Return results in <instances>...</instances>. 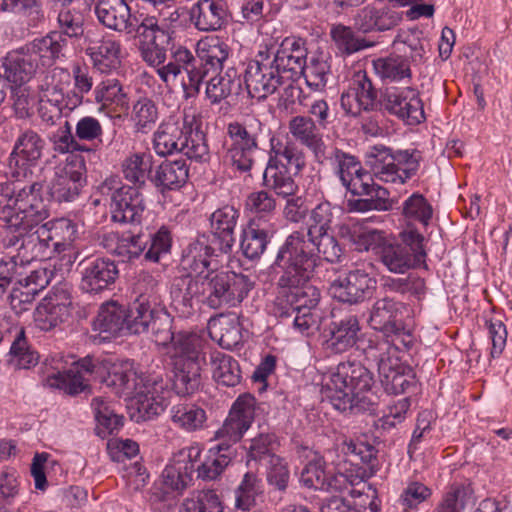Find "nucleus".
Returning a JSON list of instances; mask_svg holds the SVG:
<instances>
[{"label": "nucleus", "instance_id": "nucleus-27", "mask_svg": "<svg viewBox=\"0 0 512 512\" xmlns=\"http://www.w3.org/2000/svg\"><path fill=\"white\" fill-rule=\"evenodd\" d=\"M360 330L358 318L354 315L333 321L323 332L322 346L331 354L344 353L357 343Z\"/></svg>", "mask_w": 512, "mask_h": 512}, {"label": "nucleus", "instance_id": "nucleus-54", "mask_svg": "<svg viewBox=\"0 0 512 512\" xmlns=\"http://www.w3.org/2000/svg\"><path fill=\"white\" fill-rule=\"evenodd\" d=\"M232 459L230 449L218 444L211 447L203 462L197 467L198 477L203 480H215L229 465Z\"/></svg>", "mask_w": 512, "mask_h": 512}, {"label": "nucleus", "instance_id": "nucleus-59", "mask_svg": "<svg viewBox=\"0 0 512 512\" xmlns=\"http://www.w3.org/2000/svg\"><path fill=\"white\" fill-rule=\"evenodd\" d=\"M94 98L103 107L115 106L127 109L129 105L128 94L117 79H106L97 84L94 89Z\"/></svg>", "mask_w": 512, "mask_h": 512}, {"label": "nucleus", "instance_id": "nucleus-3", "mask_svg": "<svg viewBox=\"0 0 512 512\" xmlns=\"http://www.w3.org/2000/svg\"><path fill=\"white\" fill-rule=\"evenodd\" d=\"M49 216L42 194V185L34 182L24 187L0 183V219L12 235L9 246L23 242Z\"/></svg>", "mask_w": 512, "mask_h": 512}, {"label": "nucleus", "instance_id": "nucleus-38", "mask_svg": "<svg viewBox=\"0 0 512 512\" xmlns=\"http://www.w3.org/2000/svg\"><path fill=\"white\" fill-rule=\"evenodd\" d=\"M33 56L38 67L51 66L64 56L67 40L56 31L48 33L44 37L36 38L25 44Z\"/></svg>", "mask_w": 512, "mask_h": 512}, {"label": "nucleus", "instance_id": "nucleus-11", "mask_svg": "<svg viewBox=\"0 0 512 512\" xmlns=\"http://www.w3.org/2000/svg\"><path fill=\"white\" fill-rule=\"evenodd\" d=\"M199 125H202L201 113L193 106L184 107L182 111L164 118L153 133L155 153L165 157L179 152L185 135Z\"/></svg>", "mask_w": 512, "mask_h": 512}, {"label": "nucleus", "instance_id": "nucleus-53", "mask_svg": "<svg viewBox=\"0 0 512 512\" xmlns=\"http://www.w3.org/2000/svg\"><path fill=\"white\" fill-rule=\"evenodd\" d=\"M71 80V73L67 69L55 67L41 80L39 94L54 98V102L64 101L65 97L69 95Z\"/></svg>", "mask_w": 512, "mask_h": 512}, {"label": "nucleus", "instance_id": "nucleus-43", "mask_svg": "<svg viewBox=\"0 0 512 512\" xmlns=\"http://www.w3.org/2000/svg\"><path fill=\"white\" fill-rule=\"evenodd\" d=\"M400 17L387 7L366 6L355 17V24L364 33L386 31L398 24Z\"/></svg>", "mask_w": 512, "mask_h": 512}, {"label": "nucleus", "instance_id": "nucleus-9", "mask_svg": "<svg viewBox=\"0 0 512 512\" xmlns=\"http://www.w3.org/2000/svg\"><path fill=\"white\" fill-rule=\"evenodd\" d=\"M367 164L380 181L404 184L413 177L420 166L417 151H398L395 154L384 146H374L367 153Z\"/></svg>", "mask_w": 512, "mask_h": 512}, {"label": "nucleus", "instance_id": "nucleus-58", "mask_svg": "<svg viewBox=\"0 0 512 512\" xmlns=\"http://www.w3.org/2000/svg\"><path fill=\"white\" fill-rule=\"evenodd\" d=\"M189 176V169L183 160L166 161L156 170L155 183L163 189H178Z\"/></svg>", "mask_w": 512, "mask_h": 512}, {"label": "nucleus", "instance_id": "nucleus-20", "mask_svg": "<svg viewBox=\"0 0 512 512\" xmlns=\"http://www.w3.org/2000/svg\"><path fill=\"white\" fill-rule=\"evenodd\" d=\"M376 286V278L366 268H356L335 279L329 293L339 302L356 304L370 298Z\"/></svg>", "mask_w": 512, "mask_h": 512}, {"label": "nucleus", "instance_id": "nucleus-37", "mask_svg": "<svg viewBox=\"0 0 512 512\" xmlns=\"http://www.w3.org/2000/svg\"><path fill=\"white\" fill-rule=\"evenodd\" d=\"M404 309L405 305L393 298L378 299L370 310L368 323L380 335L388 330H397V324L401 322L400 317Z\"/></svg>", "mask_w": 512, "mask_h": 512}, {"label": "nucleus", "instance_id": "nucleus-15", "mask_svg": "<svg viewBox=\"0 0 512 512\" xmlns=\"http://www.w3.org/2000/svg\"><path fill=\"white\" fill-rule=\"evenodd\" d=\"M86 164L81 155H67L66 159L55 167L54 177L50 181V194L59 202L73 201L86 183Z\"/></svg>", "mask_w": 512, "mask_h": 512}, {"label": "nucleus", "instance_id": "nucleus-51", "mask_svg": "<svg viewBox=\"0 0 512 512\" xmlns=\"http://www.w3.org/2000/svg\"><path fill=\"white\" fill-rule=\"evenodd\" d=\"M473 493L470 482H455L448 487L433 512H463L473 502Z\"/></svg>", "mask_w": 512, "mask_h": 512}, {"label": "nucleus", "instance_id": "nucleus-12", "mask_svg": "<svg viewBox=\"0 0 512 512\" xmlns=\"http://www.w3.org/2000/svg\"><path fill=\"white\" fill-rule=\"evenodd\" d=\"M394 348L387 343H380L375 348H363L367 361L375 362L378 366L380 382L389 394L404 393L415 383V377L410 367L404 365L399 357H394Z\"/></svg>", "mask_w": 512, "mask_h": 512}, {"label": "nucleus", "instance_id": "nucleus-49", "mask_svg": "<svg viewBox=\"0 0 512 512\" xmlns=\"http://www.w3.org/2000/svg\"><path fill=\"white\" fill-rule=\"evenodd\" d=\"M213 379L223 386L234 387L241 381V370L236 359L220 351L210 355Z\"/></svg>", "mask_w": 512, "mask_h": 512}, {"label": "nucleus", "instance_id": "nucleus-64", "mask_svg": "<svg viewBox=\"0 0 512 512\" xmlns=\"http://www.w3.org/2000/svg\"><path fill=\"white\" fill-rule=\"evenodd\" d=\"M131 119L137 132L147 133L159 119L157 104L148 97L139 98L132 107Z\"/></svg>", "mask_w": 512, "mask_h": 512}, {"label": "nucleus", "instance_id": "nucleus-56", "mask_svg": "<svg viewBox=\"0 0 512 512\" xmlns=\"http://www.w3.org/2000/svg\"><path fill=\"white\" fill-rule=\"evenodd\" d=\"M268 233L269 230L256 220L249 221L241 239V249L248 259H256L264 253L269 242Z\"/></svg>", "mask_w": 512, "mask_h": 512}, {"label": "nucleus", "instance_id": "nucleus-50", "mask_svg": "<svg viewBox=\"0 0 512 512\" xmlns=\"http://www.w3.org/2000/svg\"><path fill=\"white\" fill-rule=\"evenodd\" d=\"M330 57L323 52H316L305 61V68L301 75L304 76L306 84L314 91H322L328 82L331 74Z\"/></svg>", "mask_w": 512, "mask_h": 512}, {"label": "nucleus", "instance_id": "nucleus-45", "mask_svg": "<svg viewBox=\"0 0 512 512\" xmlns=\"http://www.w3.org/2000/svg\"><path fill=\"white\" fill-rule=\"evenodd\" d=\"M269 165L286 168L298 173L305 164L304 155L293 144L283 141L280 137L270 138Z\"/></svg>", "mask_w": 512, "mask_h": 512}, {"label": "nucleus", "instance_id": "nucleus-52", "mask_svg": "<svg viewBox=\"0 0 512 512\" xmlns=\"http://www.w3.org/2000/svg\"><path fill=\"white\" fill-rule=\"evenodd\" d=\"M263 182L269 190L283 198L294 196L298 191L292 171L276 165L267 164L263 173Z\"/></svg>", "mask_w": 512, "mask_h": 512}, {"label": "nucleus", "instance_id": "nucleus-62", "mask_svg": "<svg viewBox=\"0 0 512 512\" xmlns=\"http://www.w3.org/2000/svg\"><path fill=\"white\" fill-rule=\"evenodd\" d=\"M223 506L215 490H197L183 500L179 512H222Z\"/></svg>", "mask_w": 512, "mask_h": 512}, {"label": "nucleus", "instance_id": "nucleus-31", "mask_svg": "<svg viewBox=\"0 0 512 512\" xmlns=\"http://www.w3.org/2000/svg\"><path fill=\"white\" fill-rule=\"evenodd\" d=\"M181 266L188 273L185 276L198 278L208 271L217 270V261L214 259V249L207 240L198 238L188 245L182 259Z\"/></svg>", "mask_w": 512, "mask_h": 512}, {"label": "nucleus", "instance_id": "nucleus-16", "mask_svg": "<svg viewBox=\"0 0 512 512\" xmlns=\"http://www.w3.org/2000/svg\"><path fill=\"white\" fill-rule=\"evenodd\" d=\"M403 53H390L373 59L374 73L385 83L410 80L412 77L410 63L421 61L425 49L419 42H416L415 44L404 45Z\"/></svg>", "mask_w": 512, "mask_h": 512}, {"label": "nucleus", "instance_id": "nucleus-30", "mask_svg": "<svg viewBox=\"0 0 512 512\" xmlns=\"http://www.w3.org/2000/svg\"><path fill=\"white\" fill-rule=\"evenodd\" d=\"M225 0H198L191 8V20L200 31H217L228 21Z\"/></svg>", "mask_w": 512, "mask_h": 512}, {"label": "nucleus", "instance_id": "nucleus-34", "mask_svg": "<svg viewBox=\"0 0 512 512\" xmlns=\"http://www.w3.org/2000/svg\"><path fill=\"white\" fill-rule=\"evenodd\" d=\"M238 217V210L230 205L217 209L210 217V226L214 242L218 245L221 252H230L235 243L234 229Z\"/></svg>", "mask_w": 512, "mask_h": 512}, {"label": "nucleus", "instance_id": "nucleus-19", "mask_svg": "<svg viewBox=\"0 0 512 512\" xmlns=\"http://www.w3.org/2000/svg\"><path fill=\"white\" fill-rule=\"evenodd\" d=\"M51 372H48L45 383L51 388H57L68 394L75 395L83 392L87 387L85 374L95 372L96 365L90 358H84L79 362L73 361L66 369L61 357H53L50 362Z\"/></svg>", "mask_w": 512, "mask_h": 512}, {"label": "nucleus", "instance_id": "nucleus-61", "mask_svg": "<svg viewBox=\"0 0 512 512\" xmlns=\"http://www.w3.org/2000/svg\"><path fill=\"white\" fill-rule=\"evenodd\" d=\"M124 178L133 184H144L152 168V155L146 152L129 154L121 165Z\"/></svg>", "mask_w": 512, "mask_h": 512}, {"label": "nucleus", "instance_id": "nucleus-21", "mask_svg": "<svg viewBox=\"0 0 512 512\" xmlns=\"http://www.w3.org/2000/svg\"><path fill=\"white\" fill-rule=\"evenodd\" d=\"M383 106L406 125L415 126L426 119L420 93L412 87L387 89L383 95Z\"/></svg>", "mask_w": 512, "mask_h": 512}, {"label": "nucleus", "instance_id": "nucleus-36", "mask_svg": "<svg viewBox=\"0 0 512 512\" xmlns=\"http://www.w3.org/2000/svg\"><path fill=\"white\" fill-rule=\"evenodd\" d=\"M288 132L291 138L301 146L311 150L316 155L323 152L324 140L322 129L313 118L305 115H296L288 121Z\"/></svg>", "mask_w": 512, "mask_h": 512}, {"label": "nucleus", "instance_id": "nucleus-63", "mask_svg": "<svg viewBox=\"0 0 512 512\" xmlns=\"http://www.w3.org/2000/svg\"><path fill=\"white\" fill-rule=\"evenodd\" d=\"M277 209L276 199L266 190L252 192L245 201V210L251 215L250 220L269 221Z\"/></svg>", "mask_w": 512, "mask_h": 512}, {"label": "nucleus", "instance_id": "nucleus-18", "mask_svg": "<svg viewBox=\"0 0 512 512\" xmlns=\"http://www.w3.org/2000/svg\"><path fill=\"white\" fill-rule=\"evenodd\" d=\"M256 399L251 394L240 395L233 403L222 426L215 432V439L229 449L240 441L255 417Z\"/></svg>", "mask_w": 512, "mask_h": 512}, {"label": "nucleus", "instance_id": "nucleus-25", "mask_svg": "<svg viewBox=\"0 0 512 512\" xmlns=\"http://www.w3.org/2000/svg\"><path fill=\"white\" fill-rule=\"evenodd\" d=\"M85 44V52L96 70L109 74L120 68L123 58L120 41L110 36L93 39L88 34L85 38Z\"/></svg>", "mask_w": 512, "mask_h": 512}, {"label": "nucleus", "instance_id": "nucleus-60", "mask_svg": "<svg viewBox=\"0 0 512 512\" xmlns=\"http://www.w3.org/2000/svg\"><path fill=\"white\" fill-rule=\"evenodd\" d=\"M0 12L24 16L34 27L45 21L42 0H1Z\"/></svg>", "mask_w": 512, "mask_h": 512}, {"label": "nucleus", "instance_id": "nucleus-44", "mask_svg": "<svg viewBox=\"0 0 512 512\" xmlns=\"http://www.w3.org/2000/svg\"><path fill=\"white\" fill-rule=\"evenodd\" d=\"M172 424L184 432H196L204 429L207 422L205 409L194 403H178L169 410Z\"/></svg>", "mask_w": 512, "mask_h": 512}, {"label": "nucleus", "instance_id": "nucleus-24", "mask_svg": "<svg viewBox=\"0 0 512 512\" xmlns=\"http://www.w3.org/2000/svg\"><path fill=\"white\" fill-rule=\"evenodd\" d=\"M45 142L33 130L21 133L9 157V167L16 178H26L31 174V167L35 166L42 156Z\"/></svg>", "mask_w": 512, "mask_h": 512}, {"label": "nucleus", "instance_id": "nucleus-7", "mask_svg": "<svg viewBox=\"0 0 512 512\" xmlns=\"http://www.w3.org/2000/svg\"><path fill=\"white\" fill-rule=\"evenodd\" d=\"M278 287L277 301L279 304L285 303L280 316L296 313L293 321L294 328L306 336L314 333L321 322V313L317 308L320 300L319 290L309 282L283 285L281 277L278 280Z\"/></svg>", "mask_w": 512, "mask_h": 512}, {"label": "nucleus", "instance_id": "nucleus-4", "mask_svg": "<svg viewBox=\"0 0 512 512\" xmlns=\"http://www.w3.org/2000/svg\"><path fill=\"white\" fill-rule=\"evenodd\" d=\"M372 373L360 362L345 361L322 375L321 393L339 411L369 409L377 403Z\"/></svg>", "mask_w": 512, "mask_h": 512}, {"label": "nucleus", "instance_id": "nucleus-57", "mask_svg": "<svg viewBox=\"0 0 512 512\" xmlns=\"http://www.w3.org/2000/svg\"><path fill=\"white\" fill-rule=\"evenodd\" d=\"M402 216L410 225L427 227L433 216L432 205L420 193H413L402 203Z\"/></svg>", "mask_w": 512, "mask_h": 512}, {"label": "nucleus", "instance_id": "nucleus-28", "mask_svg": "<svg viewBox=\"0 0 512 512\" xmlns=\"http://www.w3.org/2000/svg\"><path fill=\"white\" fill-rule=\"evenodd\" d=\"M112 219L119 223H140L145 204L137 188L122 185L112 194Z\"/></svg>", "mask_w": 512, "mask_h": 512}, {"label": "nucleus", "instance_id": "nucleus-26", "mask_svg": "<svg viewBox=\"0 0 512 512\" xmlns=\"http://www.w3.org/2000/svg\"><path fill=\"white\" fill-rule=\"evenodd\" d=\"M376 91L365 71L354 74L349 88L341 95L340 104L347 115L356 117L373 108Z\"/></svg>", "mask_w": 512, "mask_h": 512}, {"label": "nucleus", "instance_id": "nucleus-47", "mask_svg": "<svg viewBox=\"0 0 512 512\" xmlns=\"http://www.w3.org/2000/svg\"><path fill=\"white\" fill-rule=\"evenodd\" d=\"M91 405L97 421V433L102 438L117 432L123 426V416L117 412L115 404L105 397H95Z\"/></svg>", "mask_w": 512, "mask_h": 512}, {"label": "nucleus", "instance_id": "nucleus-29", "mask_svg": "<svg viewBox=\"0 0 512 512\" xmlns=\"http://www.w3.org/2000/svg\"><path fill=\"white\" fill-rule=\"evenodd\" d=\"M2 67L5 79L17 86L31 80L39 69L26 45L8 52L2 60Z\"/></svg>", "mask_w": 512, "mask_h": 512}, {"label": "nucleus", "instance_id": "nucleus-5", "mask_svg": "<svg viewBox=\"0 0 512 512\" xmlns=\"http://www.w3.org/2000/svg\"><path fill=\"white\" fill-rule=\"evenodd\" d=\"M101 382L116 395L130 398L143 420L151 419L165 409L164 400L158 395L163 389V380L159 376L145 375L131 360L111 364Z\"/></svg>", "mask_w": 512, "mask_h": 512}, {"label": "nucleus", "instance_id": "nucleus-8", "mask_svg": "<svg viewBox=\"0 0 512 512\" xmlns=\"http://www.w3.org/2000/svg\"><path fill=\"white\" fill-rule=\"evenodd\" d=\"M74 223L65 218L48 221L29 234L21 243L25 257L31 259L50 258L70 247L76 239Z\"/></svg>", "mask_w": 512, "mask_h": 512}, {"label": "nucleus", "instance_id": "nucleus-39", "mask_svg": "<svg viewBox=\"0 0 512 512\" xmlns=\"http://www.w3.org/2000/svg\"><path fill=\"white\" fill-rule=\"evenodd\" d=\"M195 52L201 66L211 71L223 68L224 62L229 58L230 47L224 39L217 35H208L197 41Z\"/></svg>", "mask_w": 512, "mask_h": 512}, {"label": "nucleus", "instance_id": "nucleus-41", "mask_svg": "<svg viewBox=\"0 0 512 512\" xmlns=\"http://www.w3.org/2000/svg\"><path fill=\"white\" fill-rule=\"evenodd\" d=\"M210 337L224 349H233L242 341V327L236 314L220 315L208 322Z\"/></svg>", "mask_w": 512, "mask_h": 512}, {"label": "nucleus", "instance_id": "nucleus-10", "mask_svg": "<svg viewBox=\"0 0 512 512\" xmlns=\"http://www.w3.org/2000/svg\"><path fill=\"white\" fill-rule=\"evenodd\" d=\"M403 244L387 239L378 257L388 271L404 274L411 268L425 264L424 237L416 229L407 227L400 233Z\"/></svg>", "mask_w": 512, "mask_h": 512}, {"label": "nucleus", "instance_id": "nucleus-6", "mask_svg": "<svg viewBox=\"0 0 512 512\" xmlns=\"http://www.w3.org/2000/svg\"><path fill=\"white\" fill-rule=\"evenodd\" d=\"M156 341L167 345L166 355L173 371V386L177 394H191L201 383V365L205 360L203 340L196 333L169 330L165 336L157 334Z\"/></svg>", "mask_w": 512, "mask_h": 512}, {"label": "nucleus", "instance_id": "nucleus-35", "mask_svg": "<svg viewBox=\"0 0 512 512\" xmlns=\"http://www.w3.org/2000/svg\"><path fill=\"white\" fill-rule=\"evenodd\" d=\"M118 277L116 264L109 259H96L82 273L80 287L87 293H99L112 285Z\"/></svg>", "mask_w": 512, "mask_h": 512}, {"label": "nucleus", "instance_id": "nucleus-32", "mask_svg": "<svg viewBox=\"0 0 512 512\" xmlns=\"http://www.w3.org/2000/svg\"><path fill=\"white\" fill-rule=\"evenodd\" d=\"M335 171L342 185L353 195L365 193L370 173L352 155L337 151L335 154Z\"/></svg>", "mask_w": 512, "mask_h": 512}, {"label": "nucleus", "instance_id": "nucleus-22", "mask_svg": "<svg viewBox=\"0 0 512 512\" xmlns=\"http://www.w3.org/2000/svg\"><path fill=\"white\" fill-rule=\"evenodd\" d=\"M201 452V447L194 444L173 454L161 475L166 491L183 492L191 484Z\"/></svg>", "mask_w": 512, "mask_h": 512}, {"label": "nucleus", "instance_id": "nucleus-46", "mask_svg": "<svg viewBox=\"0 0 512 512\" xmlns=\"http://www.w3.org/2000/svg\"><path fill=\"white\" fill-rule=\"evenodd\" d=\"M126 307L117 302H107L101 305L93 321V330L99 333L116 335L126 331Z\"/></svg>", "mask_w": 512, "mask_h": 512}, {"label": "nucleus", "instance_id": "nucleus-33", "mask_svg": "<svg viewBox=\"0 0 512 512\" xmlns=\"http://www.w3.org/2000/svg\"><path fill=\"white\" fill-rule=\"evenodd\" d=\"M95 14L99 22L109 29L131 33L133 31L130 7L125 0H98Z\"/></svg>", "mask_w": 512, "mask_h": 512}, {"label": "nucleus", "instance_id": "nucleus-40", "mask_svg": "<svg viewBox=\"0 0 512 512\" xmlns=\"http://www.w3.org/2000/svg\"><path fill=\"white\" fill-rule=\"evenodd\" d=\"M341 233L347 237L357 251H373L376 255L386 242L385 232L370 228L363 223L351 222L341 227Z\"/></svg>", "mask_w": 512, "mask_h": 512}, {"label": "nucleus", "instance_id": "nucleus-23", "mask_svg": "<svg viewBox=\"0 0 512 512\" xmlns=\"http://www.w3.org/2000/svg\"><path fill=\"white\" fill-rule=\"evenodd\" d=\"M307 55L306 41L296 36L285 37L275 52L269 50L271 62L287 80H293L301 75Z\"/></svg>", "mask_w": 512, "mask_h": 512}, {"label": "nucleus", "instance_id": "nucleus-55", "mask_svg": "<svg viewBox=\"0 0 512 512\" xmlns=\"http://www.w3.org/2000/svg\"><path fill=\"white\" fill-rule=\"evenodd\" d=\"M330 36L338 53L343 56H349L373 46V43L358 36L351 27L342 24L333 26Z\"/></svg>", "mask_w": 512, "mask_h": 512}, {"label": "nucleus", "instance_id": "nucleus-42", "mask_svg": "<svg viewBox=\"0 0 512 512\" xmlns=\"http://www.w3.org/2000/svg\"><path fill=\"white\" fill-rule=\"evenodd\" d=\"M146 242L140 235L131 233H119L111 231L102 238L103 247L111 254H115L128 261L137 258L144 250Z\"/></svg>", "mask_w": 512, "mask_h": 512}, {"label": "nucleus", "instance_id": "nucleus-17", "mask_svg": "<svg viewBox=\"0 0 512 512\" xmlns=\"http://www.w3.org/2000/svg\"><path fill=\"white\" fill-rule=\"evenodd\" d=\"M77 308L68 289L54 288L36 307L35 326L42 331H50L72 317Z\"/></svg>", "mask_w": 512, "mask_h": 512}, {"label": "nucleus", "instance_id": "nucleus-13", "mask_svg": "<svg viewBox=\"0 0 512 512\" xmlns=\"http://www.w3.org/2000/svg\"><path fill=\"white\" fill-rule=\"evenodd\" d=\"M158 285L156 279L148 274L139 275L136 289L140 292L139 297L126 308V331L131 334H140L149 328L162 312L157 304V297L149 294Z\"/></svg>", "mask_w": 512, "mask_h": 512}, {"label": "nucleus", "instance_id": "nucleus-2", "mask_svg": "<svg viewBox=\"0 0 512 512\" xmlns=\"http://www.w3.org/2000/svg\"><path fill=\"white\" fill-rule=\"evenodd\" d=\"M315 250L328 262L338 261L342 255L340 245L329 231L313 234L308 239L301 231L290 234L279 248L274 262L275 268L282 271L281 284L309 282L317 265Z\"/></svg>", "mask_w": 512, "mask_h": 512}, {"label": "nucleus", "instance_id": "nucleus-14", "mask_svg": "<svg viewBox=\"0 0 512 512\" xmlns=\"http://www.w3.org/2000/svg\"><path fill=\"white\" fill-rule=\"evenodd\" d=\"M285 79L271 62L268 48L260 50L248 63L244 76L249 95L258 100L273 94Z\"/></svg>", "mask_w": 512, "mask_h": 512}, {"label": "nucleus", "instance_id": "nucleus-48", "mask_svg": "<svg viewBox=\"0 0 512 512\" xmlns=\"http://www.w3.org/2000/svg\"><path fill=\"white\" fill-rule=\"evenodd\" d=\"M241 88V80L233 68L219 73L209 79L206 84V97L212 104H218L232 94H237Z\"/></svg>", "mask_w": 512, "mask_h": 512}, {"label": "nucleus", "instance_id": "nucleus-1", "mask_svg": "<svg viewBox=\"0 0 512 512\" xmlns=\"http://www.w3.org/2000/svg\"><path fill=\"white\" fill-rule=\"evenodd\" d=\"M252 288L248 277L234 272L208 271L198 278L180 276L171 286V298L175 309L189 314L195 304L204 303L210 308L235 306Z\"/></svg>", "mask_w": 512, "mask_h": 512}]
</instances>
